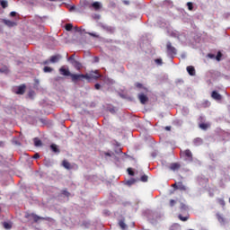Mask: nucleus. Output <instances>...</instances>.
<instances>
[{
	"label": "nucleus",
	"instance_id": "obj_1",
	"mask_svg": "<svg viewBox=\"0 0 230 230\" xmlns=\"http://www.w3.org/2000/svg\"><path fill=\"white\" fill-rule=\"evenodd\" d=\"M100 76H102L100 74H96V75H93V73H90V74H82L81 75V78H85L86 80H91V79H94V80H98V78H100Z\"/></svg>",
	"mask_w": 230,
	"mask_h": 230
},
{
	"label": "nucleus",
	"instance_id": "obj_2",
	"mask_svg": "<svg viewBox=\"0 0 230 230\" xmlns=\"http://www.w3.org/2000/svg\"><path fill=\"white\" fill-rule=\"evenodd\" d=\"M166 47L168 55H170L171 57L173 55H177V49H175V48L172 46V43L170 41L167 42Z\"/></svg>",
	"mask_w": 230,
	"mask_h": 230
},
{
	"label": "nucleus",
	"instance_id": "obj_3",
	"mask_svg": "<svg viewBox=\"0 0 230 230\" xmlns=\"http://www.w3.org/2000/svg\"><path fill=\"white\" fill-rule=\"evenodd\" d=\"M59 73L63 76H71V72L69 71V67L63 66L59 68Z\"/></svg>",
	"mask_w": 230,
	"mask_h": 230
},
{
	"label": "nucleus",
	"instance_id": "obj_4",
	"mask_svg": "<svg viewBox=\"0 0 230 230\" xmlns=\"http://www.w3.org/2000/svg\"><path fill=\"white\" fill-rule=\"evenodd\" d=\"M25 91H26L25 85H21L13 88V92L15 93V94H24Z\"/></svg>",
	"mask_w": 230,
	"mask_h": 230
},
{
	"label": "nucleus",
	"instance_id": "obj_5",
	"mask_svg": "<svg viewBox=\"0 0 230 230\" xmlns=\"http://www.w3.org/2000/svg\"><path fill=\"white\" fill-rule=\"evenodd\" d=\"M172 188H174V190H180V191H186V190H187V188L184 186V184H182V182H181V181L174 183L172 185Z\"/></svg>",
	"mask_w": 230,
	"mask_h": 230
},
{
	"label": "nucleus",
	"instance_id": "obj_6",
	"mask_svg": "<svg viewBox=\"0 0 230 230\" xmlns=\"http://www.w3.org/2000/svg\"><path fill=\"white\" fill-rule=\"evenodd\" d=\"M181 155H185V157H187L189 161L193 160V155L191 154V151H190V149H187L184 152H182Z\"/></svg>",
	"mask_w": 230,
	"mask_h": 230
},
{
	"label": "nucleus",
	"instance_id": "obj_7",
	"mask_svg": "<svg viewBox=\"0 0 230 230\" xmlns=\"http://www.w3.org/2000/svg\"><path fill=\"white\" fill-rule=\"evenodd\" d=\"M70 77L72 78V82H78V80H82V75L78 74H70Z\"/></svg>",
	"mask_w": 230,
	"mask_h": 230
},
{
	"label": "nucleus",
	"instance_id": "obj_8",
	"mask_svg": "<svg viewBox=\"0 0 230 230\" xmlns=\"http://www.w3.org/2000/svg\"><path fill=\"white\" fill-rule=\"evenodd\" d=\"M138 99L140 100V103H142L143 105H145L146 102H148V97H146V95L143 93L138 95Z\"/></svg>",
	"mask_w": 230,
	"mask_h": 230
},
{
	"label": "nucleus",
	"instance_id": "obj_9",
	"mask_svg": "<svg viewBox=\"0 0 230 230\" xmlns=\"http://www.w3.org/2000/svg\"><path fill=\"white\" fill-rule=\"evenodd\" d=\"M211 97L217 102H220V100H222V95H220V93H217L216 91L212 92Z\"/></svg>",
	"mask_w": 230,
	"mask_h": 230
},
{
	"label": "nucleus",
	"instance_id": "obj_10",
	"mask_svg": "<svg viewBox=\"0 0 230 230\" xmlns=\"http://www.w3.org/2000/svg\"><path fill=\"white\" fill-rule=\"evenodd\" d=\"M102 30H105V31H108V33H114V27L102 25Z\"/></svg>",
	"mask_w": 230,
	"mask_h": 230
},
{
	"label": "nucleus",
	"instance_id": "obj_11",
	"mask_svg": "<svg viewBox=\"0 0 230 230\" xmlns=\"http://www.w3.org/2000/svg\"><path fill=\"white\" fill-rule=\"evenodd\" d=\"M187 72L190 76H195V67L193 66H187Z\"/></svg>",
	"mask_w": 230,
	"mask_h": 230
},
{
	"label": "nucleus",
	"instance_id": "obj_12",
	"mask_svg": "<svg viewBox=\"0 0 230 230\" xmlns=\"http://www.w3.org/2000/svg\"><path fill=\"white\" fill-rule=\"evenodd\" d=\"M4 24H6V26H9V28H13V26H17V23L15 22L10 20H4Z\"/></svg>",
	"mask_w": 230,
	"mask_h": 230
},
{
	"label": "nucleus",
	"instance_id": "obj_13",
	"mask_svg": "<svg viewBox=\"0 0 230 230\" xmlns=\"http://www.w3.org/2000/svg\"><path fill=\"white\" fill-rule=\"evenodd\" d=\"M72 66H74V67H75L77 71H80L82 69V64L77 60L72 61Z\"/></svg>",
	"mask_w": 230,
	"mask_h": 230
},
{
	"label": "nucleus",
	"instance_id": "obj_14",
	"mask_svg": "<svg viewBox=\"0 0 230 230\" xmlns=\"http://www.w3.org/2000/svg\"><path fill=\"white\" fill-rule=\"evenodd\" d=\"M92 6L94 10L98 11L100 10V8H102V4L100 2H94L93 4H92Z\"/></svg>",
	"mask_w": 230,
	"mask_h": 230
},
{
	"label": "nucleus",
	"instance_id": "obj_15",
	"mask_svg": "<svg viewBox=\"0 0 230 230\" xmlns=\"http://www.w3.org/2000/svg\"><path fill=\"white\" fill-rule=\"evenodd\" d=\"M60 60V56H52L50 58V62H52V64H55V62H58Z\"/></svg>",
	"mask_w": 230,
	"mask_h": 230
},
{
	"label": "nucleus",
	"instance_id": "obj_16",
	"mask_svg": "<svg viewBox=\"0 0 230 230\" xmlns=\"http://www.w3.org/2000/svg\"><path fill=\"white\" fill-rule=\"evenodd\" d=\"M50 148H51L52 152H55V154H58V152H60L58 150V145L52 144L50 146Z\"/></svg>",
	"mask_w": 230,
	"mask_h": 230
},
{
	"label": "nucleus",
	"instance_id": "obj_17",
	"mask_svg": "<svg viewBox=\"0 0 230 230\" xmlns=\"http://www.w3.org/2000/svg\"><path fill=\"white\" fill-rule=\"evenodd\" d=\"M0 4L2 8H8V1L6 0H0Z\"/></svg>",
	"mask_w": 230,
	"mask_h": 230
},
{
	"label": "nucleus",
	"instance_id": "obj_18",
	"mask_svg": "<svg viewBox=\"0 0 230 230\" xmlns=\"http://www.w3.org/2000/svg\"><path fill=\"white\" fill-rule=\"evenodd\" d=\"M34 145L35 146H42V141H40V139L39 138H34Z\"/></svg>",
	"mask_w": 230,
	"mask_h": 230
},
{
	"label": "nucleus",
	"instance_id": "obj_19",
	"mask_svg": "<svg viewBox=\"0 0 230 230\" xmlns=\"http://www.w3.org/2000/svg\"><path fill=\"white\" fill-rule=\"evenodd\" d=\"M181 168V165L179 164H171V170H179Z\"/></svg>",
	"mask_w": 230,
	"mask_h": 230
},
{
	"label": "nucleus",
	"instance_id": "obj_20",
	"mask_svg": "<svg viewBox=\"0 0 230 230\" xmlns=\"http://www.w3.org/2000/svg\"><path fill=\"white\" fill-rule=\"evenodd\" d=\"M30 217H31V218H32L34 220V222H39V220H40V218H42L35 214H31Z\"/></svg>",
	"mask_w": 230,
	"mask_h": 230
},
{
	"label": "nucleus",
	"instance_id": "obj_21",
	"mask_svg": "<svg viewBox=\"0 0 230 230\" xmlns=\"http://www.w3.org/2000/svg\"><path fill=\"white\" fill-rule=\"evenodd\" d=\"M63 166L64 168H66V170H69L71 168V164L67 161H63Z\"/></svg>",
	"mask_w": 230,
	"mask_h": 230
},
{
	"label": "nucleus",
	"instance_id": "obj_22",
	"mask_svg": "<svg viewBox=\"0 0 230 230\" xmlns=\"http://www.w3.org/2000/svg\"><path fill=\"white\" fill-rule=\"evenodd\" d=\"M194 145H196V146H199V145H202V138H196L194 140Z\"/></svg>",
	"mask_w": 230,
	"mask_h": 230
},
{
	"label": "nucleus",
	"instance_id": "obj_23",
	"mask_svg": "<svg viewBox=\"0 0 230 230\" xmlns=\"http://www.w3.org/2000/svg\"><path fill=\"white\" fill-rule=\"evenodd\" d=\"M4 229H12V224H10L8 222H4Z\"/></svg>",
	"mask_w": 230,
	"mask_h": 230
},
{
	"label": "nucleus",
	"instance_id": "obj_24",
	"mask_svg": "<svg viewBox=\"0 0 230 230\" xmlns=\"http://www.w3.org/2000/svg\"><path fill=\"white\" fill-rule=\"evenodd\" d=\"M44 73H51L53 71V68L49 66H45L43 69Z\"/></svg>",
	"mask_w": 230,
	"mask_h": 230
},
{
	"label": "nucleus",
	"instance_id": "obj_25",
	"mask_svg": "<svg viewBox=\"0 0 230 230\" xmlns=\"http://www.w3.org/2000/svg\"><path fill=\"white\" fill-rule=\"evenodd\" d=\"M208 127H209L208 124H206V123L199 124V128H201L202 130H206L208 128Z\"/></svg>",
	"mask_w": 230,
	"mask_h": 230
},
{
	"label": "nucleus",
	"instance_id": "obj_26",
	"mask_svg": "<svg viewBox=\"0 0 230 230\" xmlns=\"http://www.w3.org/2000/svg\"><path fill=\"white\" fill-rule=\"evenodd\" d=\"M66 31H71V30H73V24L67 23L66 25Z\"/></svg>",
	"mask_w": 230,
	"mask_h": 230
},
{
	"label": "nucleus",
	"instance_id": "obj_27",
	"mask_svg": "<svg viewBox=\"0 0 230 230\" xmlns=\"http://www.w3.org/2000/svg\"><path fill=\"white\" fill-rule=\"evenodd\" d=\"M76 59H75V56L72 55L68 58V62H70V64H73V62H75Z\"/></svg>",
	"mask_w": 230,
	"mask_h": 230
},
{
	"label": "nucleus",
	"instance_id": "obj_28",
	"mask_svg": "<svg viewBox=\"0 0 230 230\" xmlns=\"http://www.w3.org/2000/svg\"><path fill=\"white\" fill-rule=\"evenodd\" d=\"M179 218L181 222H186L188 220V217H182V215H179Z\"/></svg>",
	"mask_w": 230,
	"mask_h": 230
},
{
	"label": "nucleus",
	"instance_id": "obj_29",
	"mask_svg": "<svg viewBox=\"0 0 230 230\" xmlns=\"http://www.w3.org/2000/svg\"><path fill=\"white\" fill-rule=\"evenodd\" d=\"M119 226L121 227V229H125V227H127V225L123 221H119Z\"/></svg>",
	"mask_w": 230,
	"mask_h": 230
},
{
	"label": "nucleus",
	"instance_id": "obj_30",
	"mask_svg": "<svg viewBox=\"0 0 230 230\" xmlns=\"http://www.w3.org/2000/svg\"><path fill=\"white\" fill-rule=\"evenodd\" d=\"M187 6H188L189 10H193V4H191V2H188Z\"/></svg>",
	"mask_w": 230,
	"mask_h": 230
},
{
	"label": "nucleus",
	"instance_id": "obj_31",
	"mask_svg": "<svg viewBox=\"0 0 230 230\" xmlns=\"http://www.w3.org/2000/svg\"><path fill=\"white\" fill-rule=\"evenodd\" d=\"M141 181H142V182H146V181H148V176H146V175L142 176Z\"/></svg>",
	"mask_w": 230,
	"mask_h": 230
},
{
	"label": "nucleus",
	"instance_id": "obj_32",
	"mask_svg": "<svg viewBox=\"0 0 230 230\" xmlns=\"http://www.w3.org/2000/svg\"><path fill=\"white\" fill-rule=\"evenodd\" d=\"M155 64H158L159 66H161V64H163V59L161 58H157L155 60Z\"/></svg>",
	"mask_w": 230,
	"mask_h": 230
},
{
	"label": "nucleus",
	"instance_id": "obj_33",
	"mask_svg": "<svg viewBox=\"0 0 230 230\" xmlns=\"http://www.w3.org/2000/svg\"><path fill=\"white\" fill-rule=\"evenodd\" d=\"M217 220H218V222H220L221 224H223V222H224V217H222V216H220V215H217Z\"/></svg>",
	"mask_w": 230,
	"mask_h": 230
},
{
	"label": "nucleus",
	"instance_id": "obj_34",
	"mask_svg": "<svg viewBox=\"0 0 230 230\" xmlns=\"http://www.w3.org/2000/svg\"><path fill=\"white\" fill-rule=\"evenodd\" d=\"M216 58L217 61H220V58H222V53L218 52Z\"/></svg>",
	"mask_w": 230,
	"mask_h": 230
},
{
	"label": "nucleus",
	"instance_id": "obj_35",
	"mask_svg": "<svg viewBox=\"0 0 230 230\" xmlns=\"http://www.w3.org/2000/svg\"><path fill=\"white\" fill-rule=\"evenodd\" d=\"M74 30H75V31H78L79 33H82V28L78 27V26H75L74 28Z\"/></svg>",
	"mask_w": 230,
	"mask_h": 230
},
{
	"label": "nucleus",
	"instance_id": "obj_36",
	"mask_svg": "<svg viewBox=\"0 0 230 230\" xmlns=\"http://www.w3.org/2000/svg\"><path fill=\"white\" fill-rule=\"evenodd\" d=\"M135 181L134 180H129L127 181L128 186H132L134 184Z\"/></svg>",
	"mask_w": 230,
	"mask_h": 230
},
{
	"label": "nucleus",
	"instance_id": "obj_37",
	"mask_svg": "<svg viewBox=\"0 0 230 230\" xmlns=\"http://www.w3.org/2000/svg\"><path fill=\"white\" fill-rule=\"evenodd\" d=\"M128 175H134V171L131 168L128 169Z\"/></svg>",
	"mask_w": 230,
	"mask_h": 230
},
{
	"label": "nucleus",
	"instance_id": "obj_38",
	"mask_svg": "<svg viewBox=\"0 0 230 230\" xmlns=\"http://www.w3.org/2000/svg\"><path fill=\"white\" fill-rule=\"evenodd\" d=\"M181 209H183L184 211H186V209H188V207H186V205H184V204H181Z\"/></svg>",
	"mask_w": 230,
	"mask_h": 230
},
{
	"label": "nucleus",
	"instance_id": "obj_39",
	"mask_svg": "<svg viewBox=\"0 0 230 230\" xmlns=\"http://www.w3.org/2000/svg\"><path fill=\"white\" fill-rule=\"evenodd\" d=\"M89 35H91V37H96L97 39L100 37L98 34H94L93 32H90Z\"/></svg>",
	"mask_w": 230,
	"mask_h": 230
},
{
	"label": "nucleus",
	"instance_id": "obj_40",
	"mask_svg": "<svg viewBox=\"0 0 230 230\" xmlns=\"http://www.w3.org/2000/svg\"><path fill=\"white\" fill-rule=\"evenodd\" d=\"M219 204H221V206H226V201H224V199H219Z\"/></svg>",
	"mask_w": 230,
	"mask_h": 230
},
{
	"label": "nucleus",
	"instance_id": "obj_41",
	"mask_svg": "<svg viewBox=\"0 0 230 230\" xmlns=\"http://www.w3.org/2000/svg\"><path fill=\"white\" fill-rule=\"evenodd\" d=\"M170 206H172V207L175 206V200L171 199L170 200Z\"/></svg>",
	"mask_w": 230,
	"mask_h": 230
},
{
	"label": "nucleus",
	"instance_id": "obj_42",
	"mask_svg": "<svg viewBox=\"0 0 230 230\" xmlns=\"http://www.w3.org/2000/svg\"><path fill=\"white\" fill-rule=\"evenodd\" d=\"M15 15H17V13H15V12H11L10 13L11 17H15Z\"/></svg>",
	"mask_w": 230,
	"mask_h": 230
},
{
	"label": "nucleus",
	"instance_id": "obj_43",
	"mask_svg": "<svg viewBox=\"0 0 230 230\" xmlns=\"http://www.w3.org/2000/svg\"><path fill=\"white\" fill-rule=\"evenodd\" d=\"M136 87L141 88V87H143V84H139V83H137V84H136Z\"/></svg>",
	"mask_w": 230,
	"mask_h": 230
},
{
	"label": "nucleus",
	"instance_id": "obj_44",
	"mask_svg": "<svg viewBox=\"0 0 230 230\" xmlns=\"http://www.w3.org/2000/svg\"><path fill=\"white\" fill-rule=\"evenodd\" d=\"M39 157H40V155L39 154H35L33 156L34 159H39Z\"/></svg>",
	"mask_w": 230,
	"mask_h": 230
},
{
	"label": "nucleus",
	"instance_id": "obj_45",
	"mask_svg": "<svg viewBox=\"0 0 230 230\" xmlns=\"http://www.w3.org/2000/svg\"><path fill=\"white\" fill-rule=\"evenodd\" d=\"M91 73H93V76H96V73H97V75H100V73H98V70H95V71L91 72Z\"/></svg>",
	"mask_w": 230,
	"mask_h": 230
},
{
	"label": "nucleus",
	"instance_id": "obj_46",
	"mask_svg": "<svg viewBox=\"0 0 230 230\" xmlns=\"http://www.w3.org/2000/svg\"><path fill=\"white\" fill-rule=\"evenodd\" d=\"M0 73H8V70H4L3 68H1Z\"/></svg>",
	"mask_w": 230,
	"mask_h": 230
},
{
	"label": "nucleus",
	"instance_id": "obj_47",
	"mask_svg": "<svg viewBox=\"0 0 230 230\" xmlns=\"http://www.w3.org/2000/svg\"><path fill=\"white\" fill-rule=\"evenodd\" d=\"M100 87H102V86L100 85V84H95V89L98 90V89H100Z\"/></svg>",
	"mask_w": 230,
	"mask_h": 230
},
{
	"label": "nucleus",
	"instance_id": "obj_48",
	"mask_svg": "<svg viewBox=\"0 0 230 230\" xmlns=\"http://www.w3.org/2000/svg\"><path fill=\"white\" fill-rule=\"evenodd\" d=\"M99 58H95V62H99Z\"/></svg>",
	"mask_w": 230,
	"mask_h": 230
},
{
	"label": "nucleus",
	"instance_id": "obj_49",
	"mask_svg": "<svg viewBox=\"0 0 230 230\" xmlns=\"http://www.w3.org/2000/svg\"><path fill=\"white\" fill-rule=\"evenodd\" d=\"M124 4H128V1H124Z\"/></svg>",
	"mask_w": 230,
	"mask_h": 230
},
{
	"label": "nucleus",
	"instance_id": "obj_50",
	"mask_svg": "<svg viewBox=\"0 0 230 230\" xmlns=\"http://www.w3.org/2000/svg\"><path fill=\"white\" fill-rule=\"evenodd\" d=\"M166 130H170V127H166Z\"/></svg>",
	"mask_w": 230,
	"mask_h": 230
},
{
	"label": "nucleus",
	"instance_id": "obj_51",
	"mask_svg": "<svg viewBox=\"0 0 230 230\" xmlns=\"http://www.w3.org/2000/svg\"><path fill=\"white\" fill-rule=\"evenodd\" d=\"M111 112H114V110H111Z\"/></svg>",
	"mask_w": 230,
	"mask_h": 230
},
{
	"label": "nucleus",
	"instance_id": "obj_52",
	"mask_svg": "<svg viewBox=\"0 0 230 230\" xmlns=\"http://www.w3.org/2000/svg\"><path fill=\"white\" fill-rule=\"evenodd\" d=\"M106 155H111V154L107 153Z\"/></svg>",
	"mask_w": 230,
	"mask_h": 230
},
{
	"label": "nucleus",
	"instance_id": "obj_53",
	"mask_svg": "<svg viewBox=\"0 0 230 230\" xmlns=\"http://www.w3.org/2000/svg\"><path fill=\"white\" fill-rule=\"evenodd\" d=\"M65 195H67V192H65Z\"/></svg>",
	"mask_w": 230,
	"mask_h": 230
},
{
	"label": "nucleus",
	"instance_id": "obj_54",
	"mask_svg": "<svg viewBox=\"0 0 230 230\" xmlns=\"http://www.w3.org/2000/svg\"><path fill=\"white\" fill-rule=\"evenodd\" d=\"M208 57H211V55H208Z\"/></svg>",
	"mask_w": 230,
	"mask_h": 230
}]
</instances>
